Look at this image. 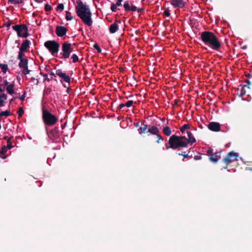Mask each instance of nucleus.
I'll use <instances>...</instances> for the list:
<instances>
[{
  "instance_id": "obj_25",
  "label": "nucleus",
  "mask_w": 252,
  "mask_h": 252,
  "mask_svg": "<svg viewBox=\"0 0 252 252\" xmlns=\"http://www.w3.org/2000/svg\"><path fill=\"white\" fill-rule=\"evenodd\" d=\"M189 128L190 126L189 125L185 124L180 127V130L182 133H184L186 130L189 129Z\"/></svg>"
},
{
  "instance_id": "obj_45",
  "label": "nucleus",
  "mask_w": 252,
  "mask_h": 252,
  "mask_svg": "<svg viewBox=\"0 0 252 252\" xmlns=\"http://www.w3.org/2000/svg\"><path fill=\"white\" fill-rule=\"evenodd\" d=\"M245 82L247 83L246 85H244V87H247L248 89H250V85L251 84V82L250 81V80H246L245 81Z\"/></svg>"
},
{
  "instance_id": "obj_38",
  "label": "nucleus",
  "mask_w": 252,
  "mask_h": 252,
  "mask_svg": "<svg viewBox=\"0 0 252 252\" xmlns=\"http://www.w3.org/2000/svg\"><path fill=\"white\" fill-rule=\"evenodd\" d=\"M52 10L51 6L49 4H46L45 5V10L46 11H50Z\"/></svg>"
},
{
  "instance_id": "obj_39",
  "label": "nucleus",
  "mask_w": 252,
  "mask_h": 252,
  "mask_svg": "<svg viewBox=\"0 0 252 252\" xmlns=\"http://www.w3.org/2000/svg\"><path fill=\"white\" fill-rule=\"evenodd\" d=\"M117 7V6L115 4H114V3L111 4L110 8H111V10L112 11V12L116 11Z\"/></svg>"
},
{
  "instance_id": "obj_41",
  "label": "nucleus",
  "mask_w": 252,
  "mask_h": 252,
  "mask_svg": "<svg viewBox=\"0 0 252 252\" xmlns=\"http://www.w3.org/2000/svg\"><path fill=\"white\" fill-rule=\"evenodd\" d=\"M157 135V138H158V140H157V142L158 143H159L160 142V140L162 141L163 140L162 137L160 134H159L158 133L157 134V135Z\"/></svg>"
},
{
  "instance_id": "obj_6",
  "label": "nucleus",
  "mask_w": 252,
  "mask_h": 252,
  "mask_svg": "<svg viewBox=\"0 0 252 252\" xmlns=\"http://www.w3.org/2000/svg\"><path fill=\"white\" fill-rule=\"evenodd\" d=\"M72 45L68 42H64L62 45V52L60 53L61 57H59L60 59L66 60L68 59L72 51Z\"/></svg>"
},
{
  "instance_id": "obj_28",
  "label": "nucleus",
  "mask_w": 252,
  "mask_h": 252,
  "mask_svg": "<svg viewBox=\"0 0 252 252\" xmlns=\"http://www.w3.org/2000/svg\"><path fill=\"white\" fill-rule=\"evenodd\" d=\"M245 87H244V86H243L241 88V90H240V94H239V93L238 92L237 93V94L240 96H242L243 95H244V94H246V90H245Z\"/></svg>"
},
{
  "instance_id": "obj_18",
  "label": "nucleus",
  "mask_w": 252,
  "mask_h": 252,
  "mask_svg": "<svg viewBox=\"0 0 252 252\" xmlns=\"http://www.w3.org/2000/svg\"><path fill=\"white\" fill-rule=\"evenodd\" d=\"M7 94L4 93L0 94V107H2L4 105V100L7 99Z\"/></svg>"
},
{
  "instance_id": "obj_51",
  "label": "nucleus",
  "mask_w": 252,
  "mask_h": 252,
  "mask_svg": "<svg viewBox=\"0 0 252 252\" xmlns=\"http://www.w3.org/2000/svg\"><path fill=\"white\" fill-rule=\"evenodd\" d=\"M208 155L210 156H211V155H213V151L212 150L210 149V150H208L207 152Z\"/></svg>"
},
{
  "instance_id": "obj_22",
  "label": "nucleus",
  "mask_w": 252,
  "mask_h": 252,
  "mask_svg": "<svg viewBox=\"0 0 252 252\" xmlns=\"http://www.w3.org/2000/svg\"><path fill=\"white\" fill-rule=\"evenodd\" d=\"M162 131L163 133L166 136H170L172 133L171 128L167 126L163 127Z\"/></svg>"
},
{
  "instance_id": "obj_17",
  "label": "nucleus",
  "mask_w": 252,
  "mask_h": 252,
  "mask_svg": "<svg viewBox=\"0 0 252 252\" xmlns=\"http://www.w3.org/2000/svg\"><path fill=\"white\" fill-rule=\"evenodd\" d=\"M159 129L158 127L155 126H152L150 127L147 131V132H149L151 134L154 135H157L159 133Z\"/></svg>"
},
{
  "instance_id": "obj_24",
  "label": "nucleus",
  "mask_w": 252,
  "mask_h": 252,
  "mask_svg": "<svg viewBox=\"0 0 252 252\" xmlns=\"http://www.w3.org/2000/svg\"><path fill=\"white\" fill-rule=\"evenodd\" d=\"M0 68H1L2 71L4 74L6 73L8 69L7 64L3 63H0Z\"/></svg>"
},
{
  "instance_id": "obj_5",
  "label": "nucleus",
  "mask_w": 252,
  "mask_h": 252,
  "mask_svg": "<svg viewBox=\"0 0 252 252\" xmlns=\"http://www.w3.org/2000/svg\"><path fill=\"white\" fill-rule=\"evenodd\" d=\"M44 45L53 56H55L59 52L60 44L55 40H48Z\"/></svg>"
},
{
  "instance_id": "obj_30",
  "label": "nucleus",
  "mask_w": 252,
  "mask_h": 252,
  "mask_svg": "<svg viewBox=\"0 0 252 252\" xmlns=\"http://www.w3.org/2000/svg\"><path fill=\"white\" fill-rule=\"evenodd\" d=\"M13 138V137L11 136L8 139H7L6 147L8 148L9 149H11L13 147L12 143H11L10 141V140Z\"/></svg>"
},
{
  "instance_id": "obj_34",
  "label": "nucleus",
  "mask_w": 252,
  "mask_h": 252,
  "mask_svg": "<svg viewBox=\"0 0 252 252\" xmlns=\"http://www.w3.org/2000/svg\"><path fill=\"white\" fill-rule=\"evenodd\" d=\"M64 9V5L63 3H60L56 7L57 11H62Z\"/></svg>"
},
{
  "instance_id": "obj_35",
  "label": "nucleus",
  "mask_w": 252,
  "mask_h": 252,
  "mask_svg": "<svg viewBox=\"0 0 252 252\" xmlns=\"http://www.w3.org/2000/svg\"><path fill=\"white\" fill-rule=\"evenodd\" d=\"M134 103H135V102H134L133 100H128L126 102V103H125V105L127 107H130Z\"/></svg>"
},
{
  "instance_id": "obj_48",
  "label": "nucleus",
  "mask_w": 252,
  "mask_h": 252,
  "mask_svg": "<svg viewBox=\"0 0 252 252\" xmlns=\"http://www.w3.org/2000/svg\"><path fill=\"white\" fill-rule=\"evenodd\" d=\"M123 0H116V2L115 3V4L117 6H120L122 5V2L123 1Z\"/></svg>"
},
{
  "instance_id": "obj_1",
  "label": "nucleus",
  "mask_w": 252,
  "mask_h": 252,
  "mask_svg": "<svg viewBox=\"0 0 252 252\" xmlns=\"http://www.w3.org/2000/svg\"><path fill=\"white\" fill-rule=\"evenodd\" d=\"M188 138L185 136L172 135L169 137V144L171 148L180 150L182 148L187 147L188 144L192 145L196 142L195 138L190 131H187Z\"/></svg>"
},
{
  "instance_id": "obj_29",
  "label": "nucleus",
  "mask_w": 252,
  "mask_h": 252,
  "mask_svg": "<svg viewBox=\"0 0 252 252\" xmlns=\"http://www.w3.org/2000/svg\"><path fill=\"white\" fill-rule=\"evenodd\" d=\"M10 115L9 110H6L5 111H2L0 113V117H8Z\"/></svg>"
},
{
  "instance_id": "obj_11",
  "label": "nucleus",
  "mask_w": 252,
  "mask_h": 252,
  "mask_svg": "<svg viewBox=\"0 0 252 252\" xmlns=\"http://www.w3.org/2000/svg\"><path fill=\"white\" fill-rule=\"evenodd\" d=\"M56 73L65 82L69 83L70 82V77L65 73H63L61 69L57 70Z\"/></svg>"
},
{
  "instance_id": "obj_31",
  "label": "nucleus",
  "mask_w": 252,
  "mask_h": 252,
  "mask_svg": "<svg viewBox=\"0 0 252 252\" xmlns=\"http://www.w3.org/2000/svg\"><path fill=\"white\" fill-rule=\"evenodd\" d=\"M73 17L71 16V13L66 11V15H65V19L67 21H70L72 20Z\"/></svg>"
},
{
  "instance_id": "obj_62",
  "label": "nucleus",
  "mask_w": 252,
  "mask_h": 252,
  "mask_svg": "<svg viewBox=\"0 0 252 252\" xmlns=\"http://www.w3.org/2000/svg\"><path fill=\"white\" fill-rule=\"evenodd\" d=\"M131 96H132V95H129V96H126V99H128V98H129V97H131Z\"/></svg>"
},
{
  "instance_id": "obj_63",
  "label": "nucleus",
  "mask_w": 252,
  "mask_h": 252,
  "mask_svg": "<svg viewBox=\"0 0 252 252\" xmlns=\"http://www.w3.org/2000/svg\"><path fill=\"white\" fill-rule=\"evenodd\" d=\"M4 139L5 140H7V139H7V137H4Z\"/></svg>"
},
{
  "instance_id": "obj_21",
  "label": "nucleus",
  "mask_w": 252,
  "mask_h": 252,
  "mask_svg": "<svg viewBox=\"0 0 252 252\" xmlns=\"http://www.w3.org/2000/svg\"><path fill=\"white\" fill-rule=\"evenodd\" d=\"M19 60L20 61V63H19V66L20 68L28 65V60L27 59L25 58L24 59Z\"/></svg>"
},
{
  "instance_id": "obj_13",
  "label": "nucleus",
  "mask_w": 252,
  "mask_h": 252,
  "mask_svg": "<svg viewBox=\"0 0 252 252\" xmlns=\"http://www.w3.org/2000/svg\"><path fill=\"white\" fill-rule=\"evenodd\" d=\"M131 6H130L128 0H126L124 3V7L126 11H132L133 12L136 11L137 10V7L132 4L131 2Z\"/></svg>"
},
{
  "instance_id": "obj_2",
  "label": "nucleus",
  "mask_w": 252,
  "mask_h": 252,
  "mask_svg": "<svg viewBox=\"0 0 252 252\" xmlns=\"http://www.w3.org/2000/svg\"><path fill=\"white\" fill-rule=\"evenodd\" d=\"M76 2L77 5L75 8L77 16L85 25L91 26L92 25L93 20L91 18L92 13L89 6L84 4L81 0H77Z\"/></svg>"
},
{
  "instance_id": "obj_47",
  "label": "nucleus",
  "mask_w": 252,
  "mask_h": 252,
  "mask_svg": "<svg viewBox=\"0 0 252 252\" xmlns=\"http://www.w3.org/2000/svg\"><path fill=\"white\" fill-rule=\"evenodd\" d=\"M179 156H183L185 158H187L189 157V156L188 154H186V152L179 153Z\"/></svg>"
},
{
  "instance_id": "obj_64",
  "label": "nucleus",
  "mask_w": 252,
  "mask_h": 252,
  "mask_svg": "<svg viewBox=\"0 0 252 252\" xmlns=\"http://www.w3.org/2000/svg\"><path fill=\"white\" fill-rule=\"evenodd\" d=\"M40 74H41V75H43V74H44L41 72L40 73Z\"/></svg>"
},
{
  "instance_id": "obj_26",
  "label": "nucleus",
  "mask_w": 252,
  "mask_h": 252,
  "mask_svg": "<svg viewBox=\"0 0 252 252\" xmlns=\"http://www.w3.org/2000/svg\"><path fill=\"white\" fill-rule=\"evenodd\" d=\"M23 68L22 73L25 75H27L30 73L31 70L28 69V66H24L22 67Z\"/></svg>"
},
{
  "instance_id": "obj_42",
  "label": "nucleus",
  "mask_w": 252,
  "mask_h": 252,
  "mask_svg": "<svg viewBox=\"0 0 252 252\" xmlns=\"http://www.w3.org/2000/svg\"><path fill=\"white\" fill-rule=\"evenodd\" d=\"M125 104H124V103H121L120 104L119 106L117 108V113H119L120 112V110L121 109H122L123 107H124L125 106H126V105H125Z\"/></svg>"
},
{
  "instance_id": "obj_43",
  "label": "nucleus",
  "mask_w": 252,
  "mask_h": 252,
  "mask_svg": "<svg viewBox=\"0 0 252 252\" xmlns=\"http://www.w3.org/2000/svg\"><path fill=\"white\" fill-rule=\"evenodd\" d=\"M43 77H44V80L43 81H47L48 82H49L52 79V78H51V79L49 78L48 77V75L47 74H43Z\"/></svg>"
},
{
  "instance_id": "obj_4",
  "label": "nucleus",
  "mask_w": 252,
  "mask_h": 252,
  "mask_svg": "<svg viewBox=\"0 0 252 252\" xmlns=\"http://www.w3.org/2000/svg\"><path fill=\"white\" fill-rule=\"evenodd\" d=\"M42 119L44 123L49 126L55 125L58 121L56 116L46 109L42 110Z\"/></svg>"
},
{
  "instance_id": "obj_53",
  "label": "nucleus",
  "mask_w": 252,
  "mask_h": 252,
  "mask_svg": "<svg viewBox=\"0 0 252 252\" xmlns=\"http://www.w3.org/2000/svg\"><path fill=\"white\" fill-rule=\"evenodd\" d=\"M174 105H178V100H174Z\"/></svg>"
},
{
  "instance_id": "obj_36",
  "label": "nucleus",
  "mask_w": 252,
  "mask_h": 252,
  "mask_svg": "<svg viewBox=\"0 0 252 252\" xmlns=\"http://www.w3.org/2000/svg\"><path fill=\"white\" fill-rule=\"evenodd\" d=\"M93 47L96 49L98 53H101V49H100V48L99 47V46L97 44H94V45H93Z\"/></svg>"
},
{
  "instance_id": "obj_8",
  "label": "nucleus",
  "mask_w": 252,
  "mask_h": 252,
  "mask_svg": "<svg viewBox=\"0 0 252 252\" xmlns=\"http://www.w3.org/2000/svg\"><path fill=\"white\" fill-rule=\"evenodd\" d=\"M238 156V155L233 151L228 153L225 157L222 160L224 164V165L222 166L223 168L226 169L228 165L232 162L237 160Z\"/></svg>"
},
{
  "instance_id": "obj_12",
  "label": "nucleus",
  "mask_w": 252,
  "mask_h": 252,
  "mask_svg": "<svg viewBox=\"0 0 252 252\" xmlns=\"http://www.w3.org/2000/svg\"><path fill=\"white\" fill-rule=\"evenodd\" d=\"M48 135L51 139H58L60 137L59 128L57 127H54L49 132Z\"/></svg>"
},
{
  "instance_id": "obj_56",
  "label": "nucleus",
  "mask_w": 252,
  "mask_h": 252,
  "mask_svg": "<svg viewBox=\"0 0 252 252\" xmlns=\"http://www.w3.org/2000/svg\"><path fill=\"white\" fill-rule=\"evenodd\" d=\"M144 9L143 8L137 9V11L138 13L141 12Z\"/></svg>"
},
{
  "instance_id": "obj_59",
  "label": "nucleus",
  "mask_w": 252,
  "mask_h": 252,
  "mask_svg": "<svg viewBox=\"0 0 252 252\" xmlns=\"http://www.w3.org/2000/svg\"><path fill=\"white\" fill-rule=\"evenodd\" d=\"M3 91L4 90L1 88V85H0V92H3Z\"/></svg>"
},
{
  "instance_id": "obj_44",
  "label": "nucleus",
  "mask_w": 252,
  "mask_h": 252,
  "mask_svg": "<svg viewBox=\"0 0 252 252\" xmlns=\"http://www.w3.org/2000/svg\"><path fill=\"white\" fill-rule=\"evenodd\" d=\"M7 152V148L6 146H4L2 147L1 150L0 151V154L3 155Z\"/></svg>"
},
{
  "instance_id": "obj_57",
  "label": "nucleus",
  "mask_w": 252,
  "mask_h": 252,
  "mask_svg": "<svg viewBox=\"0 0 252 252\" xmlns=\"http://www.w3.org/2000/svg\"><path fill=\"white\" fill-rule=\"evenodd\" d=\"M165 147H166V150H168V149H169V148H171L170 145L169 146H168L167 143L165 144Z\"/></svg>"
},
{
  "instance_id": "obj_23",
  "label": "nucleus",
  "mask_w": 252,
  "mask_h": 252,
  "mask_svg": "<svg viewBox=\"0 0 252 252\" xmlns=\"http://www.w3.org/2000/svg\"><path fill=\"white\" fill-rule=\"evenodd\" d=\"M148 126L144 123L142 124V126L140 127V131L139 132V133L141 134V133H145L147 131V129L148 128Z\"/></svg>"
},
{
  "instance_id": "obj_58",
  "label": "nucleus",
  "mask_w": 252,
  "mask_h": 252,
  "mask_svg": "<svg viewBox=\"0 0 252 252\" xmlns=\"http://www.w3.org/2000/svg\"><path fill=\"white\" fill-rule=\"evenodd\" d=\"M50 75L51 76H53V77H56L55 74L54 72H51Z\"/></svg>"
},
{
  "instance_id": "obj_10",
  "label": "nucleus",
  "mask_w": 252,
  "mask_h": 252,
  "mask_svg": "<svg viewBox=\"0 0 252 252\" xmlns=\"http://www.w3.org/2000/svg\"><path fill=\"white\" fill-rule=\"evenodd\" d=\"M208 128L211 131L218 132L220 130V126L217 122H210L208 125Z\"/></svg>"
},
{
  "instance_id": "obj_40",
  "label": "nucleus",
  "mask_w": 252,
  "mask_h": 252,
  "mask_svg": "<svg viewBox=\"0 0 252 252\" xmlns=\"http://www.w3.org/2000/svg\"><path fill=\"white\" fill-rule=\"evenodd\" d=\"M31 81L32 82L33 85H37L38 84V79H36L34 77H32Z\"/></svg>"
},
{
  "instance_id": "obj_50",
  "label": "nucleus",
  "mask_w": 252,
  "mask_h": 252,
  "mask_svg": "<svg viewBox=\"0 0 252 252\" xmlns=\"http://www.w3.org/2000/svg\"><path fill=\"white\" fill-rule=\"evenodd\" d=\"M26 92H24V93L22 96L19 98L22 101H23L25 99V98L26 97Z\"/></svg>"
},
{
  "instance_id": "obj_49",
  "label": "nucleus",
  "mask_w": 252,
  "mask_h": 252,
  "mask_svg": "<svg viewBox=\"0 0 252 252\" xmlns=\"http://www.w3.org/2000/svg\"><path fill=\"white\" fill-rule=\"evenodd\" d=\"M11 21H8L7 22H6V23H4V24H3V27H7V28H9V27H10V25H11Z\"/></svg>"
},
{
  "instance_id": "obj_20",
  "label": "nucleus",
  "mask_w": 252,
  "mask_h": 252,
  "mask_svg": "<svg viewBox=\"0 0 252 252\" xmlns=\"http://www.w3.org/2000/svg\"><path fill=\"white\" fill-rule=\"evenodd\" d=\"M14 86L13 84H9V85L6 87V90L9 94H14Z\"/></svg>"
},
{
  "instance_id": "obj_33",
  "label": "nucleus",
  "mask_w": 252,
  "mask_h": 252,
  "mask_svg": "<svg viewBox=\"0 0 252 252\" xmlns=\"http://www.w3.org/2000/svg\"><path fill=\"white\" fill-rule=\"evenodd\" d=\"M24 52V51H21L19 50L18 56L17 58V60L24 59V58H23V57L25 56V54L23 53Z\"/></svg>"
},
{
  "instance_id": "obj_19",
  "label": "nucleus",
  "mask_w": 252,
  "mask_h": 252,
  "mask_svg": "<svg viewBox=\"0 0 252 252\" xmlns=\"http://www.w3.org/2000/svg\"><path fill=\"white\" fill-rule=\"evenodd\" d=\"M219 154V153H216L215 154L211 155L209 157L210 160L214 163H216L218 161V157H220Z\"/></svg>"
},
{
  "instance_id": "obj_60",
  "label": "nucleus",
  "mask_w": 252,
  "mask_h": 252,
  "mask_svg": "<svg viewBox=\"0 0 252 252\" xmlns=\"http://www.w3.org/2000/svg\"><path fill=\"white\" fill-rule=\"evenodd\" d=\"M6 157H7V156H1V158H3V159H5V158H6Z\"/></svg>"
},
{
  "instance_id": "obj_15",
  "label": "nucleus",
  "mask_w": 252,
  "mask_h": 252,
  "mask_svg": "<svg viewBox=\"0 0 252 252\" xmlns=\"http://www.w3.org/2000/svg\"><path fill=\"white\" fill-rule=\"evenodd\" d=\"M30 44V41L28 39H26L22 43L21 47H20L19 50L21 51H26L27 49L29 48Z\"/></svg>"
},
{
  "instance_id": "obj_55",
  "label": "nucleus",
  "mask_w": 252,
  "mask_h": 252,
  "mask_svg": "<svg viewBox=\"0 0 252 252\" xmlns=\"http://www.w3.org/2000/svg\"><path fill=\"white\" fill-rule=\"evenodd\" d=\"M134 125L135 127H138L139 126L140 123H139V122H137L136 123H134Z\"/></svg>"
},
{
  "instance_id": "obj_7",
  "label": "nucleus",
  "mask_w": 252,
  "mask_h": 252,
  "mask_svg": "<svg viewBox=\"0 0 252 252\" xmlns=\"http://www.w3.org/2000/svg\"><path fill=\"white\" fill-rule=\"evenodd\" d=\"M12 29L17 32L19 37L26 38L29 35L28 28L25 24L16 25L12 27Z\"/></svg>"
},
{
  "instance_id": "obj_9",
  "label": "nucleus",
  "mask_w": 252,
  "mask_h": 252,
  "mask_svg": "<svg viewBox=\"0 0 252 252\" xmlns=\"http://www.w3.org/2000/svg\"><path fill=\"white\" fill-rule=\"evenodd\" d=\"M67 31V29L63 26H57L56 27V33L59 37L65 35Z\"/></svg>"
},
{
  "instance_id": "obj_52",
  "label": "nucleus",
  "mask_w": 252,
  "mask_h": 252,
  "mask_svg": "<svg viewBox=\"0 0 252 252\" xmlns=\"http://www.w3.org/2000/svg\"><path fill=\"white\" fill-rule=\"evenodd\" d=\"M9 83L7 80H5L4 81V86H6V87H7L9 85Z\"/></svg>"
},
{
  "instance_id": "obj_14",
  "label": "nucleus",
  "mask_w": 252,
  "mask_h": 252,
  "mask_svg": "<svg viewBox=\"0 0 252 252\" xmlns=\"http://www.w3.org/2000/svg\"><path fill=\"white\" fill-rule=\"evenodd\" d=\"M171 4L174 7L183 8L185 2L183 0H171Z\"/></svg>"
},
{
  "instance_id": "obj_61",
  "label": "nucleus",
  "mask_w": 252,
  "mask_h": 252,
  "mask_svg": "<svg viewBox=\"0 0 252 252\" xmlns=\"http://www.w3.org/2000/svg\"><path fill=\"white\" fill-rule=\"evenodd\" d=\"M2 79H3L2 77L1 76H0V82H2Z\"/></svg>"
},
{
  "instance_id": "obj_46",
  "label": "nucleus",
  "mask_w": 252,
  "mask_h": 252,
  "mask_svg": "<svg viewBox=\"0 0 252 252\" xmlns=\"http://www.w3.org/2000/svg\"><path fill=\"white\" fill-rule=\"evenodd\" d=\"M163 14L164 15H165L166 16H167V17H169L170 16V13L169 9H166L164 11V12L163 13Z\"/></svg>"
},
{
  "instance_id": "obj_32",
  "label": "nucleus",
  "mask_w": 252,
  "mask_h": 252,
  "mask_svg": "<svg viewBox=\"0 0 252 252\" xmlns=\"http://www.w3.org/2000/svg\"><path fill=\"white\" fill-rule=\"evenodd\" d=\"M71 58L72 59V62L73 63H76V62H77L78 61V57L75 54H73L71 56Z\"/></svg>"
},
{
  "instance_id": "obj_27",
  "label": "nucleus",
  "mask_w": 252,
  "mask_h": 252,
  "mask_svg": "<svg viewBox=\"0 0 252 252\" xmlns=\"http://www.w3.org/2000/svg\"><path fill=\"white\" fill-rule=\"evenodd\" d=\"M23 2V0H8V3H10L13 4H20Z\"/></svg>"
},
{
  "instance_id": "obj_54",
  "label": "nucleus",
  "mask_w": 252,
  "mask_h": 252,
  "mask_svg": "<svg viewBox=\"0 0 252 252\" xmlns=\"http://www.w3.org/2000/svg\"><path fill=\"white\" fill-rule=\"evenodd\" d=\"M17 97H13L10 101H9V104H11L13 101L16 99Z\"/></svg>"
},
{
  "instance_id": "obj_37",
  "label": "nucleus",
  "mask_w": 252,
  "mask_h": 252,
  "mask_svg": "<svg viewBox=\"0 0 252 252\" xmlns=\"http://www.w3.org/2000/svg\"><path fill=\"white\" fill-rule=\"evenodd\" d=\"M24 113V110L22 107H20L17 112L19 117H21L23 115Z\"/></svg>"
},
{
  "instance_id": "obj_16",
  "label": "nucleus",
  "mask_w": 252,
  "mask_h": 252,
  "mask_svg": "<svg viewBox=\"0 0 252 252\" xmlns=\"http://www.w3.org/2000/svg\"><path fill=\"white\" fill-rule=\"evenodd\" d=\"M117 22V21H116L115 23L110 26L109 29L111 33H115L119 29V26Z\"/></svg>"
},
{
  "instance_id": "obj_3",
  "label": "nucleus",
  "mask_w": 252,
  "mask_h": 252,
  "mask_svg": "<svg viewBox=\"0 0 252 252\" xmlns=\"http://www.w3.org/2000/svg\"><path fill=\"white\" fill-rule=\"evenodd\" d=\"M200 39L205 45L215 51H220L221 43L219 38L212 32L204 31L200 33Z\"/></svg>"
}]
</instances>
